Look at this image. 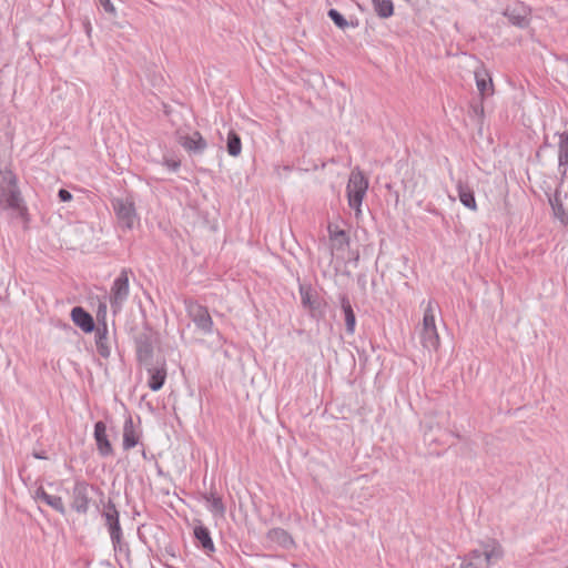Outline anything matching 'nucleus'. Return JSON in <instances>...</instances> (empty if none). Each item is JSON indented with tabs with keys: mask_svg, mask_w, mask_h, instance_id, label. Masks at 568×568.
I'll use <instances>...</instances> for the list:
<instances>
[{
	"mask_svg": "<svg viewBox=\"0 0 568 568\" xmlns=\"http://www.w3.org/2000/svg\"><path fill=\"white\" fill-rule=\"evenodd\" d=\"M36 457H37V458H44V457L42 456V454H39V455H38V454H36Z\"/></svg>",
	"mask_w": 568,
	"mask_h": 568,
	"instance_id": "39",
	"label": "nucleus"
},
{
	"mask_svg": "<svg viewBox=\"0 0 568 568\" xmlns=\"http://www.w3.org/2000/svg\"><path fill=\"white\" fill-rule=\"evenodd\" d=\"M164 112H165L168 115H170V111L168 110V106H166V105H164Z\"/></svg>",
	"mask_w": 568,
	"mask_h": 568,
	"instance_id": "38",
	"label": "nucleus"
},
{
	"mask_svg": "<svg viewBox=\"0 0 568 568\" xmlns=\"http://www.w3.org/2000/svg\"><path fill=\"white\" fill-rule=\"evenodd\" d=\"M71 318L73 323L85 333H91L95 328L93 317L81 306L72 308Z\"/></svg>",
	"mask_w": 568,
	"mask_h": 568,
	"instance_id": "13",
	"label": "nucleus"
},
{
	"mask_svg": "<svg viewBox=\"0 0 568 568\" xmlns=\"http://www.w3.org/2000/svg\"><path fill=\"white\" fill-rule=\"evenodd\" d=\"M549 202H550V205H551V209H552V212H554V215L560 220V222L564 224V225H567L568 224V213L566 212L562 203H561V199H560V195L558 193H556L554 195V197H550L549 199Z\"/></svg>",
	"mask_w": 568,
	"mask_h": 568,
	"instance_id": "26",
	"label": "nucleus"
},
{
	"mask_svg": "<svg viewBox=\"0 0 568 568\" xmlns=\"http://www.w3.org/2000/svg\"><path fill=\"white\" fill-rule=\"evenodd\" d=\"M463 60H464V64L462 65L463 68H471L473 71H478V65H477V60L470 55H464L463 57Z\"/></svg>",
	"mask_w": 568,
	"mask_h": 568,
	"instance_id": "31",
	"label": "nucleus"
},
{
	"mask_svg": "<svg viewBox=\"0 0 568 568\" xmlns=\"http://www.w3.org/2000/svg\"><path fill=\"white\" fill-rule=\"evenodd\" d=\"M471 111L473 113L481 119L484 116V106L483 103H474L471 104Z\"/></svg>",
	"mask_w": 568,
	"mask_h": 568,
	"instance_id": "34",
	"label": "nucleus"
},
{
	"mask_svg": "<svg viewBox=\"0 0 568 568\" xmlns=\"http://www.w3.org/2000/svg\"><path fill=\"white\" fill-rule=\"evenodd\" d=\"M185 308L189 317L195 324L196 328L205 335L213 332V321L209 310L195 301H185Z\"/></svg>",
	"mask_w": 568,
	"mask_h": 568,
	"instance_id": "8",
	"label": "nucleus"
},
{
	"mask_svg": "<svg viewBox=\"0 0 568 568\" xmlns=\"http://www.w3.org/2000/svg\"><path fill=\"white\" fill-rule=\"evenodd\" d=\"M505 16L509 19V21L518 27H525L528 23L527 17L528 11L524 6H516L514 8H508L505 11Z\"/></svg>",
	"mask_w": 568,
	"mask_h": 568,
	"instance_id": "22",
	"label": "nucleus"
},
{
	"mask_svg": "<svg viewBox=\"0 0 568 568\" xmlns=\"http://www.w3.org/2000/svg\"><path fill=\"white\" fill-rule=\"evenodd\" d=\"M503 549L496 541L487 542L471 550L464 559L460 568H489L503 557Z\"/></svg>",
	"mask_w": 568,
	"mask_h": 568,
	"instance_id": "2",
	"label": "nucleus"
},
{
	"mask_svg": "<svg viewBox=\"0 0 568 568\" xmlns=\"http://www.w3.org/2000/svg\"><path fill=\"white\" fill-rule=\"evenodd\" d=\"M339 302H341V307H342L344 316H345L346 332L352 335V334H354L355 326H356L355 313H354L351 302L346 295H341Z\"/></svg>",
	"mask_w": 568,
	"mask_h": 568,
	"instance_id": "20",
	"label": "nucleus"
},
{
	"mask_svg": "<svg viewBox=\"0 0 568 568\" xmlns=\"http://www.w3.org/2000/svg\"><path fill=\"white\" fill-rule=\"evenodd\" d=\"M331 237H332L333 240H339V239H342L343 241H346V233H345L344 231H342V230H339V231H335L334 233H333V232H331Z\"/></svg>",
	"mask_w": 568,
	"mask_h": 568,
	"instance_id": "36",
	"label": "nucleus"
},
{
	"mask_svg": "<svg viewBox=\"0 0 568 568\" xmlns=\"http://www.w3.org/2000/svg\"><path fill=\"white\" fill-rule=\"evenodd\" d=\"M268 540L276 542L285 549L293 548L295 546L292 536L283 528H273L267 532Z\"/></svg>",
	"mask_w": 568,
	"mask_h": 568,
	"instance_id": "19",
	"label": "nucleus"
},
{
	"mask_svg": "<svg viewBox=\"0 0 568 568\" xmlns=\"http://www.w3.org/2000/svg\"><path fill=\"white\" fill-rule=\"evenodd\" d=\"M43 503H45L48 506L52 507L54 510H57L61 515L65 514V507H64V504L60 496H54V495L49 494L48 496H44Z\"/></svg>",
	"mask_w": 568,
	"mask_h": 568,
	"instance_id": "29",
	"label": "nucleus"
},
{
	"mask_svg": "<svg viewBox=\"0 0 568 568\" xmlns=\"http://www.w3.org/2000/svg\"><path fill=\"white\" fill-rule=\"evenodd\" d=\"M328 17L333 20V22L341 29H345L349 26L348 21L337 10L331 9L328 11Z\"/></svg>",
	"mask_w": 568,
	"mask_h": 568,
	"instance_id": "30",
	"label": "nucleus"
},
{
	"mask_svg": "<svg viewBox=\"0 0 568 568\" xmlns=\"http://www.w3.org/2000/svg\"><path fill=\"white\" fill-rule=\"evenodd\" d=\"M437 310L438 305L432 300L427 302L424 308V316L419 336L424 348L428 351H436L439 346V336L435 323Z\"/></svg>",
	"mask_w": 568,
	"mask_h": 568,
	"instance_id": "3",
	"label": "nucleus"
},
{
	"mask_svg": "<svg viewBox=\"0 0 568 568\" xmlns=\"http://www.w3.org/2000/svg\"><path fill=\"white\" fill-rule=\"evenodd\" d=\"M95 345L100 356L106 358L110 356L111 349L108 344V328L106 324L103 323L102 327L98 326L95 332Z\"/></svg>",
	"mask_w": 568,
	"mask_h": 568,
	"instance_id": "21",
	"label": "nucleus"
},
{
	"mask_svg": "<svg viewBox=\"0 0 568 568\" xmlns=\"http://www.w3.org/2000/svg\"><path fill=\"white\" fill-rule=\"evenodd\" d=\"M458 199L464 206L471 211H477V203L475 200L474 190L463 181L457 182Z\"/></svg>",
	"mask_w": 568,
	"mask_h": 568,
	"instance_id": "16",
	"label": "nucleus"
},
{
	"mask_svg": "<svg viewBox=\"0 0 568 568\" xmlns=\"http://www.w3.org/2000/svg\"><path fill=\"white\" fill-rule=\"evenodd\" d=\"M148 373L150 375L148 385L153 390L156 392L162 388L166 379V369L165 365L149 367Z\"/></svg>",
	"mask_w": 568,
	"mask_h": 568,
	"instance_id": "17",
	"label": "nucleus"
},
{
	"mask_svg": "<svg viewBox=\"0 0 568 568\" xmlns=\"http://www.w3.org/2000/svg\"><path fill=\"white\" fill-rule=\"evenodd\" d=\"M58 196L62 202H67L72 199V194L68 190H64V189L59 190Z\"/></svg>",
	"mask_w": 568,
	"mask_h": 568,
	"instance_id": "35",
	"label": "nucleus"
},
{
	"mask_svg": "<svg viewBox=\"0 0 568 568\" xmlns=\"http://www.w3.org/2000/svg\"><path fill=\"white\" fill-rule=\"evenodd\" d=\"M100 4L103 7L104 11L111 14L116 13V9L110 0H99Z\"/></svg>",
	"mask_w": 568,
	"mask_h": 568,
	"instance_id": "33",
	"label": "nucleus"
},
{
	"mask_svg": "<svg viewBox=\"0 0 568 568\" xmlns=\"http://www.w3.org/2000/svg\"><path fill=\"white\" fill-rule=\"evenodd\" d=\"M130 268H122L110 290V307L113 315L120 313L130 295Z\"/></svg>",
	"mask_w": 568,
	"mask_h": 568,
	"instance_id": "5",
	"label": "nucleus"
},
{
	"mask_svg": "<svg viewBox=\"0 0 568 568\" xmlns=\"http://www.w3.org/2000/svg\"><path fill=\"white\" fill-rule=\"evenodd\" d=\"M376 14L382 19H387L394 13V4L392 0H372Z\"/></svg>",
	"mask_w": 568,
	"mask_h": 568,
	"instance_id": "25",
	"label": "nucleus"
},
{
	"mask_svg": "<svg viewBox=\"0 0 568 568\" xmlns=\"http://www.w3.org/2000/svg\"><path fill=\"white\" fill-rule=\"evenodd\" d=\"M136 358L142 364H150L153 357L154 333L149 326H144L135 337Z\"/></svg>",
	"mask_w": 568,
	"mask_h": 568,
	"instance_id": "9",
	"label": "nucleus"
},
{
	"mask_svg": "<svg viewBox=\"0 0 568 568\" xmlns=\"http://www.w3.org/2000/svg\"><path fill=\"white\" fill-rule=\"evenodd\" d=\"M93 436L95 439L97 449L102 457L113 455V447L108 438L106 425L103 422L99 420L94 424Z\"/></svg>",
	"mask_w": 568,
	"mask_h": 568,
	"instance_id": "12",
	"label": "nucleus"
},
{
	"mask_svg": "<svg viewBox=\"0 0 568 568\" xmlns=\"http://www.w3.org/2000/svg\"><path fill=\"white\" fill-rule=\"evenodd\" d=\"M202 498L206 503V508L214 515L219 517H223L225 514V505L222 498L216 495L214 491L205 493L202 495Z\"/></svg>",
	"mask_w": 568,
	"mask_h": 568,
	"instance_id": "18",
	"label": "nucleus"
},
{
	"mask_svg": "<svg viewBox=\"0 0 568 568\" xmlns=\"http://www.w3.org/2000/svg\"><path fill=\"white\" fill-rule=\"evenodd\" d=\"M139 443V436L135 433L133 422L131 418L125 420L123 427V448L129 450L135 447Z\"/></svg>",
	"mask_w": 568,
	"mask_h": 568,
	"instance_id": "24",
	"label": "nucleus"
},
{
	"mask_svg": "<svg viewBox=\"0 0 568 568\" xmlns=\"http://www.w3.org/2000/svg\"><path fill=\"white\" fill-rule=\"evenodd\" d=\"M475 79L481 99L494 94V84L490 73H475Z\"/></svg>",
	"mask_w": 568,
	"mask_h": 568,
	"instance_id": "23",
	"label": "nucleus"
},
{
	"mask_svg": "<svg viewBox=\"0 0 568 568\" xmlns=\"http://www.w3.org/2000/svg\"><path fill=\"white\" fill-rule=\"evenodd\" d=\"M194 537L197 540L199 545L203 549V551L207 555L215 551L214 542L211 537L210 530L203 526L202 524H199L194 527Z\"/></svg>",
	"mask_w": 568,
	"mask_h": 568,
	"instance_id": "14",
	"label": "nucleus"
},
{
	"mask_svg": "<svg viewBox=\"0 0 568 568\" xmlns=\"http://www.w3.org/2000/svg\"><path fill=\"white\" fill-rule=\"evenodd\" d=\"M0 204L4 209L19 212L21 215L27 212L17 176L11 170H0Z\"/></svg>",
	"mask_w": 568,
	"mask_h": 568,
	"instance_id": "1",
	"label": "nucleus"
},
{
	"mask_svg": "<svg viewBox=\"0 0 568 568\" xmlns=\"http://www.w3.org/2000/svg\"><path fill=\"white\" fill-rule=\"evenodd\" d=\"M566 568H568V566Z\"/></svg>",
	"mask_w": 568,
	"mask_h": 568,
	"instance_id": "40",
	"label": "nucleus"
},
{
	"mask_svg": "<svg viewBox=\"0 0 568 568\" xmlns=\"http://www.w3.org/2000/svg\"><path fill=\"white\" fill-rule=\"evenodd\" d=\"M48 495L49 494L42 487H40V488H38L36 490V496L34 497H36V499H39V500L43 501L44 500V496H48Z\"/></svg>",
	"mask_w": 568,
	"mask_h": 568,
	"instance_id": "37",
	"label": "nucleus"
},
{
	"mask_svg": "<svg viewBox=\"0 0 568 568\" xmlns=\"http://www.w3.org/2000/svg\"><path fill=\"white\" fill-rule=\"evenodd\" d=\"M301 301L303 306L308 307L311 310L315 308V300L312 294V290L304 285L300 286Z\"/></svg>",
	"mask_w": 568,
	"mask_h": 568,
	"instance_id": "28",
	"label": "nucleus"
},
{
	"mask_svg": "<svg viewBox=\"0 0 568 568\" xmlns=\"http://www.w3.org/2000/svg\"><path fill=\"white\" fill-rule=\"evenodd\" d=\"M227 152L232 156H237L241 154L242 151V143L241 139L237 133L234 131H230L227 135Z\"/></svg>",
	"mask_w": 568,
	"mask_h": 568,
	"instance_id": "27",
	"label": "nucleus"
},
{
	"mask_svg": "<svg viewBox=\"0 0 568 568\" xmlns=\"http://www.w3.org/2000/svg\"><path fill=\"white\" fill-rule=\"evenodd\" d=\"M93 486L85 481H75L71 495V508L78 514H87L90 507Z\"/></svg>",
	"mask_w": 568,
	"mask_h": 568,
	"instance_id": "10",
	"label": "nucleus"
},
{
	"mask_svg": "<svg viewBox=\"0 0 568 568\" xmlns=\"http://www.w3.org/2000/svg\"><path fill=\"white\" fill-rule=\"evenodd\" d=\"M567 168H568V132H564L559 136V144H558V171L560 173L561 179L566 178Z\"/></svg>",
	"mask_w": 568,
	"mask_h": 568,
	"instance_id": "15",
	"label": "nucleus"
},
{
	"mask_svg": "<svg viewBox=\"0 0 568 568\" xmlns=\"http://www.w3.org/2000/svg\"><path fill=\"white\" fill-rule=\"evenodd\" d=\"M104 524L110 534L114 551L129 552V545L123 541V531L120 525V514L112 500H109L102 511Z\"/></svg>",
	"mask_w": 568,
	"mask_h": 568,
	"instance_id": "4",
	"label": "nucleus"
},
{
	"mask_svg": "<svg viewBox=\"0 0 568 568\" xmlns=\"http://www.w3.org/2000/svg\"><path fill=\"white\" fill-rule=\"evenodd\" d=\"M368 187V181L359 170L352 171L346 186L348 205L361 212V205Z\"/></svg>",
	"mask_w": 568,
	"mask_h": 568,
	"instance_id": "6",
	"label": "nucleus"
},
{
	"mask_svg": "<svg viewBox=\"0 0 568 568\" xmlns=\"http://www.w3.org/2000/svg\"><path fill=\"white\" fill-rule=\"evenodd\" d=\"M164 165L169 170L175 172L181 166V162H180V160H175V159H164Z\"/></svg>",
	"mask_w": 568,
	"mask_h": 568,
	"instance_id": "32",
	"label": "nucleus"
},
{
	"mask_svg": "<svg viewBox=\"0 0 568 568\" xmlns=\"http://www.w3.org/2000/svg\"><path fill=\"white\" fill-rule=\"evenodd\" d=\"M175 139L187 152L203 153L207 146L206 141L197 131L189 134L185 129L179 128L175 131Z\"/></svg>",
	"mask_w": 568,
	"mask_h": 568,
	"instance_id": "11",
	"label": "nucleus"
},
{
	"mask_svg": "<svg viewBox=\"0 0 568 568\" xmlns=\"http://www.w3.org/2000/svg\"><path fill=\"white\" fill-rule=\"evenodd\" d=\"M112 207L115 212L120 226L123 230H132L139 222L134 201L131 197H116L112 200Z\"/></svg>",
	"mask_w": 568,
	"mask_h": 568,
	"instance_id": "7",
	"label": "nucleus"
}]
</instances>
